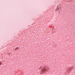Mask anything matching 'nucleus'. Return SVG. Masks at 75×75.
<instances>
[{
	"mask_svg": "<svg viewBox=\"0 0 75 75\" xmlns=\"http://www.w3.org/2000/svg\"><path fill=\"white\" fill-rule=\"evenodd\" d=\"M49 68L48 67H43L41 70L42 72H44L46 71H48Z\"/></svg>",
	"mask_w": 75,
	"mask_h": 75,
	"instance_id": "1",
	"label": "nucleus"
},
{
	"mask_svg": "<svg viewBox=\"0 0 75 75\" xmlns=\"http://www.w3.org/2000/svg\"><path fill=\"white\" fill-rule=\"evenodd\" d=\"M72 67H70L69 69V71H72Z\"/></svg>",
	"mask_w": 75,
	"mask_h": 75,
	"instance_id": "2",
	"label": "nucleus"
},
{
	"mask_svg": "<svg viewBox=\"0 0 75 75\" xmlns=\"http://www.w3.org/2000/svg\"><path fill=\"white\" fill-rule=\"evenodd\" d=\"M19 50V48H18V47H17L16 48L15 50V51H16V50Z\"/></svg>",
	"mask_w": 75,
	"mask_h": 75,
	"instance_id": "3",
	"label": "nucleus"
},
{
	"mask_svg": "<svg viewBox=\"0 0 75 75\" xmlns=\"http://www.w3.org/2000/svg\"><path fill=\"white\" fill-rule=\"evenodd\" d=\"M42 69V66H41L40 67L39 69Z\"/></svg>",
	"mask_w": 75,
	"mask_h": 75,
	"instance_id": "4",
	"label": "nucleus"
},
{
	"mask_svg": "<svg viewBox=\"0 0 75 75\" xmlns=\"http://www.w3.org/2000/svg\"><path fill=\"white\" fill-rule=\"evenodd\" d=\"M2 64V62H1L0 61V65H1Z\"/></svg>",
	"mask_w": 75,
	"mask_h": 75,
	"instance_id": "5",
	"label": "nucleus"
},
{
	"mask_svg": "<svg viewBox=\"0 0 75 75\" xmlns=\"http://www.w3.org/2000/svg\"><path fill=\"white\" fill-rule=\"evenodd\" d=\"M57 10H59V9H57Z\"/></svg>",
	"mask_w": 75,
	"mask_h": 75,
	"instance_id": "6",
	"label": "nucleus"
},
{
	"mask_svg": "<svg viewBox=\"0 0 75 75\" xmlns=\"http://www.w3.org/2000/svg\"><path fill=\"white\" fill-rule=\"evenodd\" d=\"M54 28V27H53V28Z\"/></svg>",
	"mask_w": 75,
	"mask_h": 75,
	"instance_id": "7",
	"label": "nucleus"
}]
</instances>
